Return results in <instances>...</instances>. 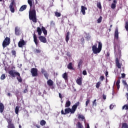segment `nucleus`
<instances>
[{
	"label": "nucleus",
	"mask_w": 128,
	"mask_h": 128,
	"mask_svg": "<svg viewBox=\"0 0 128 128\" xmlns=\"http://www.w3.org/2000/svg\"><path fill=\"white\" fill-rule=\"evenodd\" d=\"M8 74L11 76H12V78H16V79L18 82H22V78L20 72H16L14 70H10L8 71Z\"/></svg>",
	"instance_id": "nucleus-3"
},
{
	"label": "nucleus",
	"mask_w": 128,
	"mask_h": 128,
	"mask_svg": "<svg viewBox=\"0 0 128 128\" xmlns=\"http://www.w3.org/2000/svg\"><path fill=\"white\" fill-rule=\"evenodd\" d=\"M96 42L98 44V48L97 43H96L92 46V50L94 54H100V52H102V43L98 41Z\"/></svg>",
	"instance_id": "nucleus-1"
},
{
	"label": "nucleus",
	"mask_w": 128,
	"mask_h": 128,
	"mask_svg": "<svg viewBox=\"0 0 128 128\" xmlns=\"http://www.w3.org/2000/svg\"><path fill=\"white\" fill-rule=\"evenodd\" d=\"M108 56H110V52H107Z\"/></svg>",
	"instance_id": "nucleus-62"
},
{
	"label": "nucleus",
	"mask_w": 128,
	"mask_h": 128,
	"mask_svg": "<svg viewBox=\"0 0 128 128\" xmlns=\"http://www.w3.org/2000/svg\"><path fill=\"white\" fill-rule=\"evenodd\" d=\"M80 106V102H78L75 104L73 105L72 106V109H71L72 114H74L76 112V108H78V106Z\"/></svg>",
	"instance_id": "nucleus-8"
},
{
	"label": "nucleus",
	"mask_w": 128,
	"mask_h": 128,
	"mask_svg": "<svg viewBox=\"0 0 128 128\" xmlns=\"http://www.w3.org/2000/svg\"><path fill=\"white\" fill-rule=\"evenodd\" d=\"M100 80H102V81L104 80V76H101L100 77Z\"/></svg>",
	"instance_id": "nucleus-53"
},
{
	"label": "nucleus",
	"mask_w": 128,
	"mask_h": 128,
	"mask_svg": "<svg viewBox=\"0 0 128 128\" xmlns=\"http://www.w3.org/2000/svg\"><path fill=\"white\" fill-rule=\"evenodd\" d=\"M106 76H108V71H106L105 73Z\"/></svg>",
	"instance_id": "nucleus-60"
},
{
	"label": "nucleus",
	"mask_w": 128,
	"mask_h": 128,
	"mask_svg": "<svg viewBox=\"0 0 128 128\" xmlns=\"http://www.w3.org/2000/svg\"><path fill=\"white\" fill-rule=\"evenodd\" d=\"M102 16H100L97 20L98 24H100V22H102Z\"/></svg>",
	"instance_id": "nucleus-38"
},
{
	"label": "nucleus",
	"mask_w": 128,
	"mask_h": 128,
	"mask_svg": "<svg viewBox=\"0 0 128 128\" xmlns=\"http://www.w3.org/2000/svg\"><path fill=\"white\" fill-rule=\"evenodd\" d=\"M81 40H82V42H84V38H81Z\"/></svg>",
	"instance_id": "nucleus-59"
},
{
	"label": "nucleus",
	"mask_w": 128,
	"mask_h": 128,
	"mask_svg": "<svg viewBox=\"0 0 128 128\" xmlns=\"http://www.w3.org/2000/svg\"><path fill=\"white\" fill-rule=\"evenodd\" d=\"M70 104H71L70 101L67 100L64 106L65 108H70Z\"/></svg>",
	"instance_id": "nucleus-27"
},
{
	"label": "nucleus",
	"mask_w": 128,
	"mask_h": 128,
	"mask_svg": "<svg viewBox=\"0 0 128 128\" xmlns=\"http://www.w3.org/2000/svg\"><path fill=\"white\" fill-rule=\"evenodd\" d=\"M42 30L43 34H44V36H46L48 34V31L46 30V28H44V27L42 26Z\"/></svg>",
	"instance_id": "nucleus-26"
},
{
	"label": "nucleus",
	"mask_w": 128,
	"mask_h": 128,
	"mask_svg": "<svg viewBox=\"0 0 128 128\" xmlns=\"http://www.w3.org/2000/svg\"><path fill=\"white\" fill-rule=\"evenodd\" d=\"M1 80H6V74H2L0 76Z\"/></svg>",
	"instance_id": "nucleus-42"
},
{
	"label": "nucleus",
	"mask_w": 128,
	"mask_h": 128,
	"mask_svg": "<svg viewBox=\"0 0 128 128\" xmlns=\"http://www.w3.org/2000/svg\"><path fill=\"white\" fill-rule=\"evenodd\" d=\"M81 12L82 14H84H84H86V10H88V8H86V7H84V6H81Z\"/></svg>",
	"instance_id": "nucleus-20"
},
{
	"label": "nucleus",
	"mask_w": 128,
	"mask_h": 128,
	"mask_svg": "<svg viewBox=\"0 0 128 128\" xmlns=\"http://www.w3.org/2000/svg\"><path fill=\"white\" fill-rule=\"evenodd\" d=\"M33 36L34 42L35 43V44L38 46V42H40L38 40V38L36 37V34L35 32L34 33Z\"/></svg>",
	"instance_id": "nucleus-12"
},
{
	"label": "nucleus",
	"mask_w": 128,
	"mask_h": 128,
	"mask_svg": "<svg viewBox=\"0 0 128 128\" xmlns=\"http://www.w3.org/2000/svg\"><path fill=\"white\" fill-rule=\"evenodd\" d=\"M28 4H29L30 6V8H34V2H32V0H28Z\"/></svg>",
	"instance_id": "nucleus-18"
},
{
	"label": "nucleus",
	"mask_w": 128,
	"mask_h": 128,
	"mask_svg": "<svg viewBox=\"0 0 128 128\" xmlns=\"http://www.w3.org/2000/svg\"><path fill=\"white\" fill-rule=\"evenodd\" d=\"M46 122L44 120H42L40 122V126H46Z\"/></svg>",
	"instance_id": "nucleus-33"
},
{
	"label": "nucleus",
	"mask_w": 128,
	"mask_h": 128,
	"mask_svg": "<svg viewBox=\"0 0 128 128\" xmlns=\"http://www.w3.org/2000/svg\"><path fill=\"white\" fill-rule=\"evenodd\" d=\"M100 82H98L96 84V88H100Z\"/></svg>",
	"instance_id": "nucleus-44"
},
{
	"label": "nucleus",
	"mask_w": 128,
	"mask_h": 128,
	"mask_svg": "<svg viewBox=\"0 0 128 128\" xmlns=\"http://www.w3.org/2000/svg\"><path fill=\"white\" fill-rule=\"evenodd\" d=\"M42 74H44V77L46 78V80H48V72L44 69L42 68L41 70Z\"/></svg>",
	"instance_id": "nucleus-13"
},
{
	"label": "nucleus",
	"mask_w": 128,
	"mask_h": 128,
	"mask_svg": "<svg viewBox=\"0 0 128 128\" xmlns=\"http://www.w3.org/2000/svg\"><path fill=\"white\" fill-rule=\"evenodd\" d=\"M30 73L32 76H38V69L36 68H32L30 70Z\"/></svg>",
	"instance_id": "nucleus-7"
},
{
	"label": "nucleus",
	"mask_w": 128,
	"mask_h": 128,
	"mask_svg": "<svg viewBox=\"0 0 128 128\" xmlns=\"http://www.w3.org/2000/svg\"><path fill=\"white\" fill-rule=\"evenodd\" d=\"M26 43L24 40L22 38L18 42V48H24V46H26Z\"/></svg>",
	"instance_id": "nucleus-11"
},
{
	"label": "nucleus",
	"mask_w": 128,
	"mask_h": 128,
	"mask_svg": "<svg viewBox=\"0 0 128 128\" xmlns=\"http://www.w3.org/2000/svg\"><path fill=\"white\" fill-rule=\"evenodd\" d=\"M59 98H61V100H62V96L60 93H59Z\"/></svg>",
	"instance_id": "nucleus-56"
},
{
	"label": "nucleus",
	"mask_w": 128,
	"mask_h": 128,
	"mask_svg": "<svg viewBox=\"0 0 128 128\" xmlns=\"http://www.w3.org/2000/svg\"><path fill=\"white\" fill-rule=\"evenodd\" d=\"M122 78H126V74L124 73L122 74Z\"/></svg>",
	"instance_id": "nucleus-50"
},
{
	"label": "nucleus",
	"mask_w": 128,
	"mask_h": 128,
	"mask_svg": "<svg viewBox=\"0 0 128 128\" xmlns=\"http://www.w3.org/2000/svg\"><path fill=\"white\" fill-rule=\"evenodd\" d=\"M121 128H128V124L126 122L122 123Z\"/></svg>",
	"instance_id": "nucleus-30"
},
{
	"label": "nucleus",
	"mask_w": 128,
	"mask_h": 128,
	"mask_svg": "<svg viewBox=\"0 0 128 128\" xmlns=\"http://www.w3.org/2000/svg\"><path fill=\"white\" fill-rule=\"evenodd\" d=\"M26 8L28 6L26 4L22 5L20 8V12H24V10H26Z\"/></svg>",
	"instance_id": "nucleus-19"
},
{
	"label": "nucleus",
	"mask_w": 128,
	"mask_h": 128,
	"mask_svg": "<svg viewBox=\"0 0 128 128\" xmlns=\"http://www.w3.org/2000/svg\"><path fill=\"white\" fill-rule=\"evenodd\" d=\"M70 32H68L66 34V42H68V40H70Z\"/></svg>",
	"instance_id": "nucleus-29"
},
{
	"label": "nucleus",
	"mask_w": 128,
	"mask_h": 128,
	"mask_svg": "<svg viewBox=\"0 0 128 128\" xmlns=\"http://www.w3.org/2000/svg\"><path fill=\"white\" fill-rule=\"evenodd\" d=\"M4 106L2 103H0V112H4Z\"/></svg>",
	"instance_id": "nucleus-24"
},
{
	"label": "nucleus",
	"mask_w": 128,
	"mask_h": 128,
	"mask_svg": "<svg viewBox=\"0 0 128 128\" xmlns=\"http://www.w3.org/2000/svg\"><path fill=\"white\" fill-rule=\"evenodd\" d=\"M47 84L48 86H54V82L52 80L50 79L47 81Z\"/></svg>",
	"instance_id": "nucleus-21"
},
{
	"label": "nucleus",
	"mask_w": 128,
	"mask_h": 128,
	"mask_svg": "<svg viewBox=\"0 0 128 128\" xmlns=\"http://www.w3.org/2000/svg\"><path fill=\"white\" fill-rule=\"evenodd\" d=\"M122 84H124V86H126V88L128 90V83H126V82L124 80L122 81Z\"/></svg>",
	"instance_id": "nucleus-35"
},
{
	"label": "nucleus",
	"mask_w": 128,
	"mask_h": 128,
	"mask_svg": "<svg viewBox=\"0 0 128 128\" xmlns=\"http://www.w3.org/2000/svg\"><path fill=\"white\" fill-rule=\"evenodd\" d=\"M62 76L63 78H64V80H68V73L67 72L64 73L62 75Z\"/></svg>",
	"instance_id": "nucleus-25"
},
{
	"label": "nucleus",
	"mask_w": 128,
	"mask_h": 128,
	"mask_svg": "<svg viewBox=\"0 0 128 128\" xmlns=\"http://www.w3.org/2000/svg\"><path fill=\"white\" fill-rule=\"evenodd\" d=\"M35 126H36V128H40V126L38 124L35 125Z\"/></svg>",
	"instance_id": "nucleus-58"
},
{
	"label": "nucleus",
	"mask_w": 128,
	"mask_h": 128,
	"mask_svg": "<svg viewBox=\"0 0 128 128\" xmlns=\"http://www.w3.org/2000/svg\"><path fill=\"white\" fill-rule=\"evenodd\" d=\"M114 36L116 40L118 39V28H116L115 30V32Z\"/></svg>",
	"instance_id": "nucleus-16"
},
{
	"label": "nucleus",
	"mask_w": 128,
	"mask_h": 128,
	"mask_svg": "<svg viewBox=\"0 0 128 128\" xmlns=\"http://www.w3.org/2000/svg\"><path fill=\"white\" fill-rule=\"evenodd\" d=\"M6 120L8 123V126H7L8 128H16L14 124L12 122V120L10 118H6Z\"/></svg>",
	"instance_id": "nucleus-6"
},
{
	"label": "nucleus",
	"mask_w": 128,
	"mask_h": 128,
	"mask_svg": "<svg viewBox=\"0 0 128 128\" xmlns=\"http://www.w3.org/2000/svg\"><path fill=\"white\" fill-rule=\"evenodd\" d=\"M78 120H84L85 118L84 116V115L82 114H79L78 116Z\"/></svg>",
	"instance_id": "nucleus-31"
},
{
	"label": "nucleus",
	"mask_w": 128,
	"mask_h": 128,
	"mask_svg": "<svg viewBox=\"0 0 128 128\" xmlns=\"http://www.w3.org/2000/svg\"><path fill=\"white\" fill-rule=\"evenodd\" d=\"M82 77L79 78L76 80V82L78 84V86H82Z\"/></svg>",
	"instance_id": "nucleus-17"
},
{
	"label": "nucleus",
	"mask_w": 128,
	"mask_h": 128,
	"mask_svg": "<svg viewBox=\"0 0 128 128\" xmlns=\"http://www.w3.org/2000/svg\"><path fill=\"white\" fill-rule=\"evenodd\" d=\"M68 68L72 70H74V67H72V63L70 62L68 65Z\"/></svg>",
	"instance_id": "nucleus-22"
},
{
	"label": "nucleus",
	"mask_w": 128,
	"mask_h": 128,
	"mask_svg": "<svg viewBox=\"0 0 128 128\" xmlns=\"http://www.w3.org/2000/svg\"><path fill=\"white\" fill-rule=\"evenodd\" d=\"M76 128H84V126L80 122H78L76 124Z\"/></svg>",
	"instance_id": "nucleus-23"
},
{
	"label": "nucleus",
	"mask_w": 128,
	"mask_h": 128,
	"mask_svg": "<svg viewBox=\"0 0 128 128\" xmlns=\"http://www.w3.org/2000/svg\"><path fill=\"white\" fill-rule=\"evenodd\" d=\"M116 4H112L111 5V8H112V10H114L116 8Z\"/></svg>",
	"instance_id": "nucleus-45"
},
{
	"label": "nucleus",
	"mask_w": 128,
	"mask_h": 128,
	"mask_svg": "<svg viewBox=\"0 0 128 128\" xmlns=\"http://www.w3.org/2000/svg\"><path fill=\"white\" fill-rule=\"evenodd\" d=\"M28 90L27 88L24 89V90L23 92L24 94H26V92H28Z\"/></svg>",
	"instance_id": "nucleus-55"
},
{
	"label": "nucleus",
	"mask_w": 128,
	"mask_h": 128,
	"mask_svg": "<svg viewBox=\"0 0 128 128\" xmlns=\"http://www.w3.org/2000/svg\"><path fill=\"white\" fill-rule=\"evenodd\" d=\"M102 98L103 100H106V96L104 95V94H103Z\"/></svg>",
	"instance_id": "nucleus-52"
},
{
	"label": "nucleus",
	"mask_w": 128,
	"mask_h": 128,
	"mask_svg": "<svg viewBox=\"0 0 128 128\" xmlns=\"http://www.w3.org/2000/svg\"><path fill=\"white\" fill-rule=\"evenodd\" d=\"M44 128H50L48 126H45Z\"/></svg>",
	"instance_id": "nucleus-64"
},
{
	"label": "nucleus",
	"mask_w": 128,
	"mask_h": 128,
	"mask_svg": "<svg viewBox=\"0 0 128 128\" xmlns=\"http://www.w3.org/2000/svg\"><path fill=\"white\" fill-rule=\"evenodd\" d=\"M12 55L16 58V52L14 50H12Z\"/></svg>",
	"instance_id": "nucleus-39"
},
{
	"label": "nucleus",
	"mask_w": 128,
	"mask_h": 128,
	"mask_svg": "<svg viewBox=\"0 0 128 128\" xmlns=\"http://www.w3.org/2000/svg\"><path fill=\"white\" fill-rule=\"evenodd\" d=\"M82 64V60H80L78 64V68H80V66Z\"/></svg>",
	"instance_id": "nucleus-40"
},
{
	"label": "nucleus",
	"mask_w": 128,
	"mask_h": 128,
	"mask_svg": "<svg viewBox=\"0 0 128 128\" xmlns=\"http://www.w3.org/2000/svg\"><path fill=\"white\" fill-rule=\"evenodd\" d=\"M97 7L100 10H102V4H100V2H97Z\"/></svg>",
	"instance_id": "nucleus-37"
},
{
	"label": "nucleus",
	"mask_w": 128,
	"mask_h": 128,
	"mask_svg": "<svg viewBox=\"0 0 128 128\" xmlns=\"http://www.w3.org/2000/svg\"><path fill=\"white\" fill-rule=\"evenodd\" d=\"M14 6H16V2H14V0H12L9 6V8L10 10V11L12 14H14V12L16 10L14 9Z\"/></svg>",
	"instance_id": "nucleus-5"
},
{
	"label": "nucleus",
	"mask_w": 128,
	"mask_h": 128,
	"mask_svg": "<svg viewBox=\"0 0 128 128\" xmlns=\"http://www.w3.org/2000/svg\"><path fill=\"white\" fill-rule=\"evenodd\" d=\"M7 96H12V95L10 92L8 93Z\"/></svg>",
	"instance_id": "nucleus-57"
},
{
	"label": "nucleus",
	"mask_w": 128,
	"mask_h": 128,
	"mask_svg": "<svg viewBox=\"0 0 128 128\" xmlns=\"http://www.w3.org/2000/svg\"><path fill=\"white\" fill-rule=\"evenodd\" d=\"M29 18L33 22H37L36 20V6H33V10L29 11Z\"/></svg>",
	"instance_id": "nucleus-2"
},
{
	"label": "nucleus",
	"mask_w": 128,
	"mask_h": 128,
	"mask_svg": "<svg viewBox=\"0 0 128 128\" xmlns=\"http://www.w3.org/2000/svg\"><path fill=\"white\" fill-rule=\"evenodd\" d=\"M122 110H128V104H125L122 107Z\"/></svg>",
	"instance_id": "nucleus-36"
},
{
	"label": "nucleus",
	"mask_w": 128,
	"mask_h": 128,
	"mask_svg": "<svg viewBox=\"0 0 128 128\" xmlns=\"http://www.w3.org/2000/svg\"><path fill=\"white\" fill-rule=\"evenodd\" d=\"M114 104H111L110 106V110H112V108H114Z\"/></svg>",
	"instance_id": "nucleus-49"
},
{
	"label": "nucleus",
	"mask_w": 128,
	"mask_h": 128,
	"mask_svg": "<svg viewBox=\"0 0 128 128\" xmlns=\"http://www.w3.org/2000/svg\"><path fill=\"white\" fill-rule=\"evenodd\" d=\"M90 100L89 99H88L86 102V106H88V104H90Z\"/></svg>",
	"instance_id": "nucleus-47"
},
{
	"label": "nucleus",
	"mask_w": 128,
	"mask_h": 128,
	"mask_svg": "<svg viewBox=\"0 0 128 128\" xmlns=\"http://www.w3.org/2000/svg\"><path fill=\"white\" fill-rule=\"evenodd\" d=\"M116 64L117 68H122V64L120 63V60H118V58H116Z\"/></svg>",
	"instance_id": "nucleus-15"
},
{
	"label": "nucleus",
	"mask_w": 128,
	"mask_h": 128,
	"mask_svg": "<svg viewBox=\"0 0 128 128\" xmlns=\"http://www.w3.org/2000/svg\"><path fill=\"white\" fill-rule=\"evenodd\" d=\"M124 28H126V32H128V20L125 22Z\"/></svg>",
	"instance_id": "nucleus-41"
},
{
	"label": "nucleus",
	"mask_w": 128,
	"mask_h": 128,
	"mask_svg": "<svg viewBox=\"0 0 128 128\" xmlns=\"http://www.w3.org/2000/svg\"><path fill=\"white\" fill-rule=\"evenodd\" d=\"M120 80H118L116 82V86H117L118 90H120Z\"/></svg>",
	"instance_id": "nucleus-32"
},
{
	"label": "nucleus",
	"mask_w": 128,
	"mask_h": 128,
	"mask_svg": "<svg viewBox=\"0 0 128 128\" xmlns=\"http://www.w3.org/2000/svg\"><path fill=\"white\" fill-rule=\"evenodd\" d=\"M82 74H84V76H86L87 73H86V70H84L82 72Z\"/></svg>",
	"instance_id": "nucleus-51"
},
{
	"label": "nucleus",
	"mask_w": 128,
	"mask_h": 128,
	"mask_svg": "<svg viewBox=\"0 0 128 128\" xmlns=\"http://www.w3.org/2000/svg\"><path fill=\"white\" fill-rule=\"evenodd\" d=\"M122 77H119L118 78V80H120L122 79Z\"/></svg>",
	"instance_id": "nucleus-63"
},
{
	"label": "nucleus",
	"mask_w": 128,
	"mask_h": 128,
	"mask_svg": "<svg viewBox=\"0 0 128 128\" xmlns=\"http://www.w3.org/2000/svg\"><path fill=\"white\" fill-rule=\"evenodd\" d=\"M86 128H90V124H87Z\"/></svg>",
	"instance_id": "nucleus-61"
},
{
	"label": "nucleus",
	"mask_w": 128,
	"mask_h": 128,
	"mask_svg": "<svg viewBox=\"0 0 128 128\" xmlns=\"http://www.w3.org/2000/svg\"><path fill=\"white\" fill-rule=\"evenodd\" d=\"M20 110V106H16L15 108V112L16 114H18V111Z\"/></svg>",
	"instance_id": "nucleus-34"
},
{
	"label": "nucleus",
	"mask_w": 128,
	"mask_h": 128,
	"mask_svg": "<svg viewBox=\"0 0 128 128\" xmlns=\"http://www.w3.org/2000/svg\"><path fill=\"white\" fill-rule=\"evenodd\" d=\"M36 54H40L42 50H40L36 49Z\"/></svg>",
	"instance_id": "nucleus-48"
},
{
	"label": "nucleus",
	"mask_w": 128,
	"mask_h": 128,
	"mask_svg": "<svg viewBox=\"0 0 128 128\" xmlns=\"http://www.w3.org/2000/svg\"><path fill=\"white\" fill-rule=\"evenodd\" d=\"M38 38L41 42H43L44 44H46V38L44 36H40L38 37Z\"/></svg>",
	"instance_id": "nucleus-14"
},
{
	"label": "nucleus",
	"mask_w": 128,
	"mask_h": 128,
	"mask_svg": "<svg viewBox=\"0 0 128 128\" xmlns=\"http://www.w3.org/2000/svg\"><path fill=\"white\" fill-rule=\"evenodd\" d=\"M70 112L72 114V108H65L64 111V110H61L62 114H70Z\"/></svg>",
	"instance_id": "nucleus-9"
},
{
	"label": "nucleus",
	"mask_w": 128,
	"mask_h": 128,
	"mask_svg": "<svg viewBox=\"0 0 128 128\" xmlns=\"http://www.w3.org/2000/svg\"><path fill=\"white\" fill-rule=\"evenodd\" d=\"M10 38L8 37H6L2 42V48H6L8 46H10Z\"/></svg>",
	"instance_id": "nucleus-4"
},
{
	"label": "nucleus",
	"mask_w": 128,
	"mask_h": 128,
	"mask_svg": "<svg viewBox=\"0 0 128 128\" xmlns=\"http://www.w3.org/2000/svg\"><path fill=\"white\" fill-rule=\"evenodd\" d=\"M92 106H96V100H94L92 103Z\"/></svg>",
	"instance_id": "nucleus-46"
},
{
	"label": "nucleus",
	"mask_w": 128,
	"mask_h": 128,
	"mask_svg": "<svg viewBox=\"0 0 128 128\" xmlns=\"http://www.w3.org/2000/svg\"><path fill=\"white\" fill-rule=\"evenodd\" d=\"M15 34L17 36H20L22 34V30H20V28L18 26H16L14 29Z\"/></svg>",
	"instance_id": "nucleus-10"
},
{
	"label": "nucleus",
	"mask_w": 128,
	"mask_h": 128,
	"mask_svg": "<svg viewBox=\"0 0 128 128\" xmlns=\"http://www.w3.org/2000/svg\"><path fill=\"white\" fill-rule=\"evenodd\" d=\"M55 16H57V18H58L62 16V14L58 12H55Z\"/></svg>",
	"instance_id": "nucleus-43"
},
{
	"label": "nucleus",
	"mask_w": 128,
	"mask_h": 128,
	"mask_svg": "<svg viewBox=\"0 0 128 128\" xmlns=\"http://www.w3.org/2000/svg\"><path fill=\"white\" fill-rule=\"evenodd\" d=\"M114 4H118V1L116 0H113V3Z\"/></svg>",
	"instance_id": "nucleus-54"
},
{
	"label": "nucleus",
	"mask_w": 128,
	"mask_h": 128,
	"mask_svg": "<svg viewBox=\"0 0 128 128\" xmlns=\"http://www.w3.org/2000/svg\"><path fill=\"white\" fill-rule=\"evenodd\" d=\"M42 29L40 27L37 28V30L36 32H38V36H42Z\"/></svg>",
	"instance_id": "nucleus-28"
}]
</instances>
